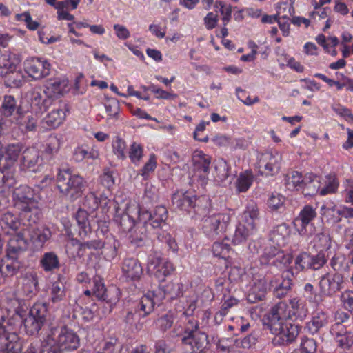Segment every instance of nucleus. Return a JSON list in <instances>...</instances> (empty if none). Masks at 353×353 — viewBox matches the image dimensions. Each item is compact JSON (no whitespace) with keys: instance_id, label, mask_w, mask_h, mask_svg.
<instances>
[{"instance_id":"1","label":"nucleus","mask_w":353,"mask_h":353,"mask_svg":"<svg viewBox=\"0 0 353 353\" xmlns=\"http://www.w3.org/2000/svg\"><path fill=\"white\" fill-rule=\"evenodd\" d=\"M44 353H63L77 350L80 339L77 334L66 326L53 327L43 339Z\"/></svg>"},{"instance_id":"2","label":"nucleus","mask_w":353,"mask_h":353,"mask_svg":"<svg viewBox=\"0 0 353 353\" xmlns=\"http://www.w3.org/2000/svg\"><path fill=\"white\" fill-rule=\"evenodd\" d=\"M57 187L60 193L70 199L74 201L81 197L85 190L87 182L85 179L68 165H62L58 170L57 174Z\"/></svg>"},{"instance_id":"3","label":"nucleus","mask_w":353,"mask_h":353,"mask_svg":"<svg viewBox=\"0 0 353 353\" xmlns=\"http://www.w3.org/2000/svg\"><path fill=\"white\" fill-rule=\"evenodd\" d=\"M259 215L257 205L254 202L249 203L231 236V241L233 245H240L245 242L256 232Z\"/></svg>"},{"instance_id":"4","label":"nucleus","mask_w":353,"mask_h":353,"mask_svg":"<svg viewBox=\"0 0 353 353\" xmlns=\"http://www.w3.org/2000/svg\"><path fill=\"white\" fill-rule=\"evenodd\" d=\"M22 341L16 333L14 321L2 316L0 318V353H19Z\"/></svg>"},{"instance_id":"5","label":"nucleus","mask_w":353,"mask_h":353,"mask_svg":"<svg viewBox=\"0 0 353 353\" xmlns=\"http://www.w3.org/2000/svg\"><path fill=\"white\" fill-rule=\"evenodd\" d=\"M232 218L230 212H219L204 216L201 220L203 234L211 239L220 238L227 230Z\"/></svg>"},{"instance_id":"6","label":"nucleus","mask_w":353,"mask_h":353,"mask_svg":"<svg viewBox=\"0 0 353 353\" xmlns=\"http://www.w3.org/2000/svg\"><path fill=\"white\" fill-rule=\"evenodd\" d=\"M142 208L135 201L128 203L124 210H116L114 220L121 232L128 234L141 221Z\"/></svg>"},{"instance_id":"7","label":"nucleus","mask_w":353,"mask_h":353,"mask_svg":"<svg viewBox=\"0 0 353 353\" xmlns=\"http://www.w3.org/2000/svg\"><path fill=\"white\" fill-rule=\"evenodd\" d=\"M188 323L190 327L184 329L182 343L189 345L194 352H204L208 348V335L198 330V323L194 319H189Z\"/></svg>"},{"instance_id":"8","label":"nucleus","mask_w":353,"mask_h":353,"mask_svg":"<svg viewBox=\"0 0 353 353\" xmlns=\"http://www.w3.org/2000/svg\"><path fill=\"white\" fill-rule=\"evenodd\" d=\"M194 174L191 178L192 183H197L204 187L208 181L210 167L212 163V157L202 150H195L192 155Z\"/></svg>"},{"instance_id":"9","label":"nucleus","mask_w":353,"mask_h":353,"mask_svg":"<svg viewBox=\"0 0 353 353\" xmlns=\"http://www.w3.org/2000/svg\"><path fill=\"white\" fill-rule=\"evenodd\" d=\"M269 329L274 335L272 340V344L274 346H281L294 342L301 330V326L286 322L282 324H274L272 327Z\"/></svg>"},{"instance_id":"10","label":"nucleus","mask_w":353,"mask_h":353,"mask_svg":"<svg viewBox=\"0 0 353 353\" xmlns=\"http://www.w3.org/2000/svg\"><path fill=\"white\" fill-rule=\"evenodd\" d=\"M148 269L159 282L164 281L175 270L173 263L157 251L148 255Z\"/></svg>"},{"instance_id":"11","label":"nucleus","mask_w":353,"mask_h":353,"mask_svg":"<svg viewBox=\"0 0 353 353\" xmlns=\"http://www.w3.org/2000/svg\"><path fill=\"white\" fill-rule=\"evenodd\" d=\"M345 276L339 272H327L319 278V293L332 297L344 288Z\"/></svg>"},{"instance_id":"12","label":"nucleus","mask_w":353,"mask_h":353,"mask_svg":"<svg viewBox=\"0 0 353 353\" xmlns=\"http://www.w3.org/2000/svg\"><path fill=\"white\" fill-rule=\"evenodd\" d=\"M14 206L21 212H31L37 209L34 190L28 185H20L13 192Z\"/></svg>"},{"instance_id":"13","label":"nucleus","mask_w":353,"mask_h":353,"mask_svg":"<svg viewBox=\"0 0 353 353\" xmlns=\"http://www.w3.org/2000/svg\"><path fill=\"white\" fill-rule=\"evenodd\" d=\"M281 154L277 151L266 152L257 157L259 172L263 176H274L281 168Z\"/></svg>"},{"instance_id":"14","label":"nucleus","mask_w":353,"mask_h":353,"mask_svg":"<svg viewBox=\"0 0 353 353\" xmlns=\"http://www.w3.org/2000/svg\"><path fill=\"white\" fill-rule=\"evenodd\" d=\"M260 261L261 264L271 265L282 269L292 262V256L284 253L279 248L270 244L265 248Z\"/></svg>"},{"instance_id":"15","label":"nucleus","mask_w":353,"mask_h":353,"mask_svg":"<svg viewBox=\"0 0 353 353\" xmlns=\"http://www.w3.org/2000/svg\"><path fill=\"white\" fill-rule=\"evenodd\" d=\"M163 296L164 294L161 291H148L139 300L132 303V305L138 315L145 318L154 311L155 305L160 303Z\"/></svg>"},{"instance_id":"16","label":"nucleus","mask_w":353,"mask_h":353,"mask_svg":"<svg viewBox=\"0 0 353 353\" xmlns=\"http://www.w3.org/2000/svg\"><path fill=\"white\" fill-rule=\"evenodd\" d=\"M92 288V295L99 300L105 301L112 307L115 305L120 299V292L118 289L107 291L104 282L101 276L96 275L90 282Z\"/></svg>"},{"instance_id":"17","label":"nucleus","mask_w":353,"mask_h":353,"mask_svg":"<svg viewBox=\"0 0 353 353\" xmlns=\"http://www.w3.org/2000/svg\"><path fill=\"white\" fill-rule=\"evenodd\" d=\"M320 212L328 222L332 223L341 221L342 217H353V208L345 205H336L332 201L325 202L321 207Z\"/></svg>"},{"instance_id":"18","label":"nucleus","mask_w":353,"mask_h":353,"mask_svg":"<svg viewBox=\"0 0 353 353\" xmlns=\"http://www.w3.org/2000/svg\"><path fill=\"white\" fill-rule=\"evenodd\" d=\"M30 232L29 227H23L20 231L9 234L10 237L8 241L7 257L19 258L20 254L27 249L28 241L25 234Z\"/></svg>"},{"instance_id":"19","label":"nucleus","mask_w":353,"mask_h":353,"mask_svg":"<svg viewBox=\"0 0 353 353\" xmlns=\"http://www.w3.org/2000/svg\"><path fill=\"white\" fill-rule=\"evenodd\" d=\"M2 156L0 161V167L5 170L7 174L8 170L14 165L20 157H22L24 145L19 142L9 143L4 147H1Z\"/></svg>"},{"instance_id":"20","label":"nucleus","mask_w":353,"mask_h":353,"mask_svg":"<svg viewBox=\"0 0 353 353\" xmlns=\"http://www.w3.org/2000/svg\"><path fill=\"white\" fill-rule=\"evenodd\" d=\"M24 70L28 76L37 80L50 74V64L44 58L32 57L25 61Z\"/></svg>"},{"instance_id":"21","label":"nucleus","mask_w":353,"mask_h":353,"mask_svg":"<svg viewBox=\"0 0 353 353\" xmlns=\"http://www.w3.org/2000/svg\"><path fill=\"white\" fill-rule=\"evenodd\" d=\"M112 203V200L106 193L88 192L84 198L83 205L90 211H94L99 207L102 209L103 213L108 212Z\"/></svg>"},{"instance_id":"22","label":"nucleus","mask_w":353,"mask_h":353,"mask_svg":"<svg viewBox=\"0 0 353 353\" xmlns=\"http://www.w3.org/2000/svg\"><path fill=\"white\" fill-rule=\"evenodd\" d=\"M334 323L331 326L330 333L336 340L347 333V330L353 324V317L344 311L337 310L334 312Z\"/></svg>"},{"instance_id":"23","label":"nucleus","mask_w":353,"mask_h":353,"mask_svg":"<svg viewBox=\"0 0 353 353\" xmlns=\"http://www.w3.org/2000/svg\"><path fill=\"white\" fill-rule=\"evenodd\" d=\"M316 216V210L312 205H306L303 208L294 221V224L300 235L308 236L311 234L307 231V228L312 225L311 222Z\"/></svg>"},{"instance_id":"24","label":"nucleus","mask_w":353,"mask_h":353,"mask_svg":"<svg viewBox=\"0 0 353 353\" xmlns=\"http://www.w3.org/2000/svg\"><path fill=\"white\" fill-rule=\"evenodd\" d=\"M168 219V210L164 206L157 207L152 213L142 208L141 220L150 225L153 228H163L166 226L165 221Z\"/></svg>"},{"instance_id":"25","label":"nucleus","mask_w":353,"mask_h":353,"mask_svg":"<svg viewBox=\"0 0 353 353\" xmlns=\"http://www.w3.org/2000/svg\"><path fill=\"white\" fill-rule=\"evenodd\" d=\"M23 108L21 105H17L16 99L12 95H5L1 106V114L5 118H10L9 121L12 124L14 117L21 122V117Z\"/></svg>"},{"instance_id":"26","label":"nucleus","mask_w":353,"mask_h":353,"mask_svg":"<svg viewBox=\"0 0 353 353\" xmlns=\"http://www.w3.org/2000/svg\"><path fill=\"white\" fill-rule=\"evenodd\" d=\"M287 319H291L288 305L283 302H280L272 307L268 314V327H272L274 324L286 323Z\"/></svg>"},{"instance_id":"27","label":"nucleus","mask_w":353,"mask_h":353,"mask_svg":"<svg viewBox=\"0 0 353 353\" xmlns=\"http://www.w3.org/2000/svg\"><path fill=\"white\" fill-rule=\"evenodd\" d=\"M268 289L267 281L262 275L254 276L250 283L248 299L255 303L262 300L266 294Z\"/></svg>"},{"instance_id":"28","label":"nucleus","mask_w":353,"mask_h":353,"mask_svg":"<svg viewBox=\"0 0 353 353\" xmlns=\"http://www.w3.org/2000/svg\"><path fill=\"white\" fill-rule=\"evenodd\" d=\"M214 298V294L212 289L208 287H205L197 300L192 299L186 301L185 305L183 306V312L181 316H184L185 317L191 316L196 308L197 302L200 301L202 305H208L213 301Z\"/></svg>"},{"instance_id":"29","label":"nucleus","mask_w":353,"mask_h":353,"mask_svg":"<svg viewBox=\"0 0 353 353\" xmlns=\"http://www.w3.org/2000/svg\"><path fill=\"white\" fill-rule=\"evenodd\" d=\"M28 227L25 223H21L18 216L11 212L3 213L0 217V227L6 234H11L20 231L23 227Z\"/></svg>"},{"instance_id":"30","label":"nucleus","mask_w":353,"mask_h":353,"mask_svg":"<svg viewBox=\"0 0 353 353\" xmlns=\"http://www.w3.org/2000/svg\"><path fill=\"white\" fill-rule=\"evenodd\" d=\"M330 318L327 312L317 310L313 312L311 319L306 323L305 329L311 334H316L321 328L327 326Z\"/></svg>"},{"instance_id":"31","label":"nucleus","mask_w":353,"mask_h":353,"mask_svg":"<svg viewBox=\"0 0 353 353\" xmlns=\"http://www.w3.org/2000/svg\"><path fill=\"white\" fill-rule=\"evenodd\" d=\"M41 161L39 152L35 148H27L23 151L21 164L22 169L37 172Z\"/></svg>"},{"instance_id":"32","label":"nucleus","mask_w":353,"mask_h":353,"mask_svg":"<svg viewBox=\"0 0 353 353\" xmlns=\"http://www.w3.org/2000/svg\"><path fill=\"white\" fill-rule=\"evenodd\" d=\"M122 274L127 280L137 281L143 274L140 262L134 258L124 259L122 263Z\"/></svg>"},{"instance_id":"33","label":"nucleus","mask_w":353,"mask_h":353,"mask_svg":"<svg viewBox=\"0 0 353 353\" xmlns=\"http://www.w3.org/2000/svg\"><path fill=\"white\" fill-rule=\"evenodd\" d=\"M291 319L303 321L309 313L305 299L299 296L290 297L288 301Z\"/></svg>"},{"instance_id":"34","label":"nucleus","mask_w":353,"mask_h":353,"mask_svg":"<svg viewBox=\"0 0 353 353\" xmlns=\"http://www.w3.org/2000/svg\"><path fill=\"white\" fill-rule=\"evenodd\" d=\"M21 290L23 293L32 297L39 291L38 274L35 271H28L21 277Z\"/></svg>"},{"instance_id":"35","label":"nucleus","mask_w":353,"mask_h":353,"mask_svg":"<svg viewBox=\"0 0 353 353\" xmlns=\"http://www.w3.org/2000/svg\"><path fill=\"white\" fill-rule=\"evenodd\" d=\"M290 228L285 224L282 223L273 228L269 234V241L273 245L280 248L285 245L289 240Z\"/></svg>"},{"instance_id":"36","label":"nucleus","mask_w":353,"mask_h":353,"mask_svg":"<svg viewBox=\"0 0 353 353\" xmlns=\"http://www.w3.org/2000/svg\"><path fill=\"white\" fill-rule=\"evenodd\" d=\"M172 200L174 205L177 208L189 211L190 208L195 207L196 196L190 192H177L173 194Z\"/></svg>"},{"instance_id":"37","label":"nucleus","mask_w":353,"mask_h":353,"mask_svg":"<svg viewBox=\"0 0 353 353\" xmlns=\"http://www.w3.org/2000/svg\"><path fill=\"white\" fill-rule=\"evenodd\" d=\"M68 109L65 105H59L54 108L48 115L43 118V123L47 128H56L65 120Z\"/></svg>"},{"instance_id":"38","label":"nucleus","mask_w":353,"mask_h":353,"mask_svg":"<svg viewBox=\"0 0 353 353\" xmlns=\"http://www.w3.org/2000/svg\"><path fill=\"white\" fill-rule=\"evenodd\" d=\"M128 238L130 242L137 246H141L148 237L147 223L145 222H137V225L128 233Z\"/></svg>"},{"instance_id":"39","label":"nucleus","mask_w":353,"mask_h":353,"mask_svg":"<svg viewBox=\"0 0 353 353\" xmlns=\"http://www.w3.org/2000/svg\"><path fill=\"white\" fill-rule=\"evenodd\" d=\"M187 287L181 283H169L164 288H159L155 291H161L164 294L163 299L168 296L170 299L180 298V302L187 301L185 298L182 297L183 292L185 291Z\"/></svg>"},{"instance_id":"40","label":"nucleus","mask_w":353,"mask_h":353,"mask_svg":"<svg viewBox=\"0 0 353 353\" xmlns=\"http://www.w3.org/2000/svg\"><path fill=\"white\" fill-rule=\"evenodd\" d=\"M39 265L45 272L58 270L60 268L58 255L53 251L44 252L39 259Z\"/></svg>"},{"instance_id":"41","label":"nucleus","mask_w":353,"mask_h":353,"mask_svg":"<svg viewBox=\"0 0 353 353\" xmlns=\"http://www.w3.org/2000/svg\"><path fill=\"white\" fill-rule=\"evenodd\" d=\"M75 219L79 227V236L82 240H85L91 234L88 213L85 210L79 209L75 214Z\"/></svg>"},{"instance_id":"42","label":"nucleus","mask_w":353,"mask_h":353,"mask_svg":"<svg viewBox=\"0 0 353 353\" xmlns=\"http://www.w3.org/2000/svg\"><path fill=\"white\" fill-rule=\"evenodd\" d=\"M52 100L36 90L31 93V105L37 112H44L51 105Z\"/></svg>"},{"instance_id":"43","label":"nucleus","mask_w":353,"mask_h":353,"mask_svg":"<svg viewBox=\"0 0 353 353\" xmlns=\"http://www.w3.org/2000/svg\"><path fill=\"white\" fill-rule=\"evenodd\" d=\"M321 190L320 195L325 196L336 192L339 181L335 174H329L324 176H320Z\"/></svg>"},{"instance_id":"44","label":"nucleus","mask_w":353,"mask_h":353,"mask_svg":"<svg viewBox=\"0 0 353 353\" xmlns=\"http://www.w3.org/2000/svg\"><path fill=\"white\" fill-rule=\"evenodd\" d=\"M66 85L67 83L64 80L59 79H50L46 83L44 93L50 99L58 98L63 94Z\"/></svg>"},{"instance_id":"45","label":"nucleus","mask_w":353,"mask_h":353,"mask_svg":"<svg viewBox=\"0 0 353 353\" xmlns=\"http://www.w3.org/2000/svg\"><path fill=\"white\" fill-rule=\"evenodd\" d=\"M30 239L36 247H43L51 236L50 230L44 225L37 227L30 232Z\"/></svg>"},{"instance_id":"46","label":"nucleus","mask_w":353,"mask_h":353,"mask_svg":"<svg viewBox=\"0 0 353 353\" xmlns=\"http://www.w3.org/2000/svg\"><path fill=\"white\" fill-rule=\"evenodd\" d=\"M321 187L320 176L312 173L305 174V181L302 190L305 191V194L314 195L319 194L320 195Z\"/></svg>"},{"instance_id":"47","label":"nucleus","mask_w":353,"mask_h":353,"mask_svg":"<svg viewBox=\"0 0 353 353\" xmlns=\"http://www.w3.org/2000/svg\"><path fill=\"white\" fill-rule=\"evenodd\" d=\"M305 175L298 171H292L285 176V185L289 190H299L303 189Z\"/></svg>"},{"instance_id":"48","label":"nucleus","mask_w":353,"mask_h":353,"mask_svg":"<svg viewBox=\"0 0 353 353\" xmlns=\"http://www.w3.org/2000/svg\"><path fill=\"white\" fill-rule=\"evenodd\" d=\"M19 63V58L9 50H5L0 55V68H5L10 72L16 70Z\"/></svg>"},{"instance_id":"49","label":"nucleus","mask_w":353,"mask_h":353,"mask_svg":"<svg viewBox=\"0 0 353 353\" xmlns=\"http://www.w3.org/2000/svg\"><path fill=\"white\" fill-rule=\"evenodd\" d=\"M215 179L219 182H223L227 179L230 174V167L228 162L222 159L214 161Z\"/></svg>"},{"instance_id":"50","label":"nucleus","mask_w":353,"mask_h":353,"mask_svg":"<svg viewBox=\"0 0 353 353\" xmlns=\"http://www.w3.org/2000/svg\"><path fill=\"white\" fill-rule=\"evenodd\" d=\"M254 181V175L251 170H247L239 174L236 181V188L239 192H246Z\"/></svg>"},{"instance_id":"51","label":"nucleus","mask_w":353,"mask_h":353,"mask_svg":"<svg viewBox=\"0 0 353 353\" xmlns=\"http://www.w3.org/2000/svg\"><path fill=\"white\" fill-rule=\"evenodd\" d=\"M135 307L132 305V307L128 309L126 314L123 318V321L132 330H140L142 328V323H140L141 316L138 315Z\"/></svg>"},{"instance_id":"52","label":"nucleus","mask_w":353,"mask_h":353,"mask_svg":"<svg viewBox=\"0 0 353 353\" xmlns=\"http://www.w3.org/2000/svg\"><path fill=\"white\" fill-rule=\"evenodd\" d=\"M0 266L2 268V273L3 279L7 276H12L16 274L22 266L21 261L19 258H8Z\"/></svg>"},{"instance_id":"53","label":"nucleus","mask_w":353,"mask_h":353,"mask_svg":"<svg viewBox=\"0 0 353 353\" xmlns=\"http://www.w3.org/2000/svg\"><path fill=\"white\" fill-rule=\"evenodd\" d=\"M117 241L113 236H107L106 241L103 242L101 248V254L107 261H112L117 255Z\"/></svg>"},{"instance_id":"54","label":"nucleus","mask_w":353,"mask_h":353,"mask_svg":"<svg viewBox=\"0 0 353 353\" xmlns=\"http://www.w3.org/2000/svg\"><path fill=\"white\" fill-rule=\"evenodd\" d=\"M293 276V272H287L285 276H283V280L279 285L276 286L274 289V294L278 299L285 297L288 293L291 290L292 287V279L290 277L289 274Z\"/></svg>"},{"instance_id":"55","label":"nucleus","mask_w":353,"mask_h":353,"mask_svg":"<svg viewBox=\"0 0 353 353\" xmlns=\"http://www.w3.org/2000/svg\"><path fill=\"white\" fill-rule=\"evenodd\" d=\"M61 144V138L57 136L51 135L46 141L44 145L43 154L49 158H52L57 154L60 149Z\"/></svg>"},{"instance_id":"56","label":"nucleus","mask_w":353,"mask_h":353,"mask_svg":"<svg viewBox=\"0 0 353 353\" xmlns=\"http://www.w3.org/2000/svg\"><path fill=\"white\" fill-rule=\"evenodd\" d=\"M49 295L50 301L53 303L61 301L65 297L64 285L61 281H55L49 288Z\"/></svg>"},{"instance_id":"57","label":"nucleus","mask_w":353,"mask_h":353,"mask_svg":"<svg viewBox=\"0 0 353 353\" xmlns=\"http://www.w3.org/2000/svg\"><path fill=\"white\" fill-rule=\"evenodd\" d=\"M313 247L319 252H323L331 247V239L330 236L325 232H319L316 234L312 241Z\"/></svg>"},{"instance_id":"58","label":"nucleus","mask_w":353,"mask_h":353,"mask_svg":"<svg viewBox=\"0 0 353 353\" xmlns=\"http://www.w3.org/2000/svg\"><path fill=\"white\" fill-rule=\"evenodd\" d=\"M330 267L334 270L333 272L347 271L349 270V262L345 255L342 254H334L330 261Z\"/></svg>"},{"instance_id":"59","label":"nucleus","mask_w":353,"mask_h":353,"mask_svg":"<svg viewBox=\"0 0 353 353\" xmlns=\"http://www.w3.org/2000/svg\"><path fill=\"white\" fill-rule=\"evenodd\" d=\"M128 157L132 164L139 165L143 157V146L140 143L132 142L129 148Z\"/></svg>"},{"instance_id":"60","label":"nucleus","mask_w":353,"mask_h":353,"mask_svg":"<svg viewBox=\"0 0 353 353\" xmlns=\"http://www.w3.org/2000/svg\"><path fill=\"white\" fill-rule=\"evenodd\" d=\"M20 321L23 322L26 332L31 335L37 334L44 323L30 315L24 320L20 316Z\"/></svg>"},{"instance_id":"61","label":"nucleus","mask_w":353,"mask_h":353,"mask_svg":"<svg viewBox=\"0 0 353 353\" xmlns=\"http://www.w3.org/2000/svg\"><path fill=\"white\" fill-rule=\"evenodd\" d=\"M327 259L323 252H319L316 254L309 253V269L319 270L327 263Z\"/></svg>"},{"instance_id":"62","label":"nucleus","mask_w":353,"mask_h":353,"mask_svg":"<svg viewBox=\"0 0 353 353\" xmlns=\"http://www.w3.org/2000/svg\"><path fill=\"white\" fill-rule=\"evenodd\" d=\"M20 121L21 122L17 121V117H14V121H12V124L14 123L27 131H32L36 128L35 119L30 115H26V110H25L22 112Z\"/></svg>"},{"instance_id":"63","label":"nucleus","mask_w":353,"mask_h":353,"mask_svg":"<svg viewBox=\"0 0 353 353\" xmlns=\"http://www.w3.org/2000/svg\"><path fill=\"white\" fill-rule=\"evenodd\" d=\"M230 249V245L223 241H216L212 246V252L214 256L224 259L229 258Z\"/></svg>"},{"instance_id":"64","label":"nucleus","mask_w":353,"mask_h":353,"mask_svg":"<svg viewBox=\"0 0 353 353\" xmlns=\"http://www.w3.org/2000/svg\"><path fill=\"white\" fill-rule=\"evenodd\" d=\"M113 153L119 159H125L126 158V143L125 141L120 137H115L112 143Z\"/></svg>"}]
</instances>
